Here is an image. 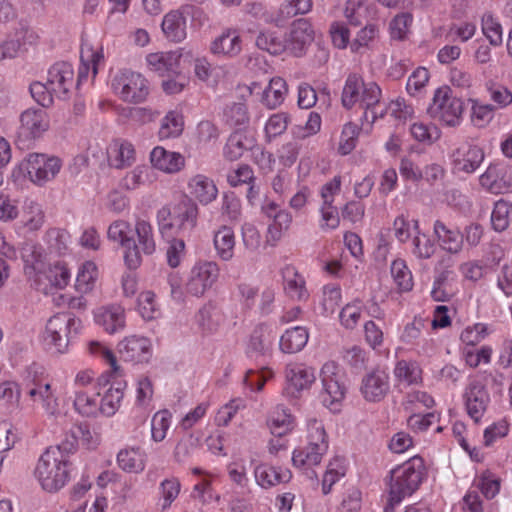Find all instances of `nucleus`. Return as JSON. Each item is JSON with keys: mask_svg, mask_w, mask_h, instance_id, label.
Here are the masks:
<instances>
[{"mask_svg": "<svg viewBox=\"0 0 512 512\" xmlns=\"http://www.w3.org/2000/svg\"><path fill=\"white\" fill-rule=\"evenodd\" d=\"M191 27L200 28L207 20L204 10L196 5L184 4L166 13L162 19L161 29L167 40L180 43L187 37V19Z\"/></svg>", "mask_w": 512, "mask_h": 512, "instance_id": "5", "label": "nucleus"}, {"mask_svg": "<svg viewBox=\"0 0 512 512\" xmlns=\"http://www.w3.org/2000/svg\"><path fill=\"white\" fill-rule=\"evenodd\" d=\"M242 50V39L235 29H226L216 37L210 46V51L214 55L234 57Z\"/></svg>", "mask_w": 512, "mask_h": 512, "instance_id": "34", "label": "nucleus"}, {"mask_svg": "<svg viewBox=\"0 0 512 512\" xmlns=\"http://www.w3.org/2000/svg\"><path fill=\"white\" fill-rule=\"evenodd\" d=\"M285 379L282 394L288 400H295L303 390L310 388L315 381V375L312 368L302 363H290L285 368Z\"/></svg>", "mask_w": 512, "mask_h": 512, "instance_id": "13", "label": "nucleus"}, {"mask_svg": "<svg viewBox=\"0 0 512 512\" xmlns=\"http://www.w3.org/2000/svg\"><path fill=\"white\" fill-rule=\"evenodd\" d=\"M199 209L194 203H183L173 213L174 232L191 231L197 225Z\"/></svg>", "mask_w": 512, "mask_h": 512, "instance_id": "45", "label": "nucleus"}, {"mask_svg": "<svg viewBox=\"0 0 512 512\" xmlns=\"http://www.w3.org/2000/svg\"><path fill=\"white\" fill-rule=\"evenodd\" d=\"M117 349L120 357L128 362H148L152 356V343L144 336H127L118 343Z\"/></svg>", "mask_w": 512, "mask_h": 512, "instance_id": "16", "label": "nucleus"}, {"mask_svg": "<svg viewBox=\"0 0 512 512\" xmlns=\"http://www.w3.org/2000/svg\"><path fill=\"white\" fill-rule=\"evenodd\" d=\"M267 425L273 435L282 437L294 429L295 417L288 408L277 406L270 413Z\"/></svg>", "mask_w": 512, "mask_h": 512, "instance_id": "39", "label": "nucleus"}, {"mask_svg": "<svg viewBox=\"0 0 512 512\" xmlns=\"http://www.w3.org/2000/svg\"><path fill=\"white\" fill-rule=\"evenodd\" d=\"M389 375L383 370H373L363 377L361 393L369 402H380L389 392Z\"/></svg>", "mask_w": 512, "mask_h": 512, "instance_id": "21", "label": "nucleus"}, {"mask_svg": "<svg viewBox=\"0 0 512 512\" xmlns=\"http://www.w3.org/2000/svg\"><path fill=\"white\" fill-rule=\"evenodd\" d=\"M62 160L45 153H30L21 163L28 179L36 186H44L54 180L62 169Z\"/></svg>", "mask_w": 512, "mask_h": 512, "instance_id": "7", "label": "nucleus"}, {"mask_svg": "<svg viewBox=\"0 0 512 512\" xmlns=\"http://www.w3.org/2000/svg\"><path fill=\"white\" fill-rule=\"evenodd\" d=\"M346 388L340 367L334 361L322 366V404L332 413L342 409Z\"/></svg>", "mask_w": 512, "mask_h": 512, "instance_id": "8", "label": "nucleus"}, {"mask_svg": "<svg viewBox=\"0 0 512 512\" xmlns=\"http://www.w3.org/2000/svg\"><path fill=\"white\" fill-rule=\"evenodd\" d=\"M137 309L144 320H153L160 316L161 311L152 291H143L138 296Z\"/></svg>", "mask_w": 512, "mask_h": 512, "instance_id": "63", "label": "nucleus"}, {"mask_svg": "<svg viewBox=\"0 0 512 512\" xmlns=\"http://www.w3.org/2000/svg\"><path fill=\"white\" fill-rule=\"evenodd\" d=\"M47 83L55 97L65 99L75 84L72 64L65 61L53 64L48 70Z\"/></svg>", "mask_w": 512, "mask_h": 512, "instance_id": "15", "label": "nucleus"}, {"mask_svg": "<svg viewBox=\"0 0 512 512\" xmlns=\"http://www.w3.org/2000/svg\"><path fill=\"white\" fill-rule=\"evenodd\" d=\"M276 336L275 327L269 323H261L256 326L250 338L249 348L253 352L266 355L271 352Z\"/></svg>", "mask_w": 512, "mask_h": 512, "instance_id": "37", "label": "nucleus"}, {"mask_svg": "<svg viewBox=\"0 0 512 512\" xmlns=\"http://www.w3.org/2000/svg\"><path fill=\"white\" fill-rule=\"evenodd\" d=\"M135 232L138 241L137 245L141 248V251L146 255L153 254L156 250V243L151 223L143 218L136 219Z\"/></svg>", "mask_w": 512, "mask_h": 512, "instance_id": "52", "label": "nucleus"}, {"mask_svg": "<svg viewBox=\"0 0 512 512\" xmlns=\"http://www.w3.org/2000/svg\"><path fill=\"white\" fill-rule=\"evenodd\" d=\"M80 66L78 69L77 86L85 82L91 73L94 79L101 65H104V53L101 45L93 47L88 42H83L80 52Z\"/></svg>", "mask_w": 512, "mask_h": 512, "instance_id": "19", "label": "nucleus"}, {"mask_svg": "<svg viewBox=\"0 0 512 512\" xmlns=\"http://www.w3.org/2000/svg\"><path fill=\"white\" fill-rule=\"evenodd\" d=\"M470 104V121L474 127H487L495 116V106L484 103L477 98L468 99Z\"/></svg>", "mask_w": 512, "mask_h": 512, "instance_id": "49", "label": "nucleus"}, {"mask_svg": "<svg viewBox=\"0 0 512 512\" xmlns=\"http://www.w3.org/2000/svg\"><path fill=\"white\" fill-rule=\"evenodd\" d=\"M227 181L233 187H237L243 184L250 185L247 195L248 198L254 197L257 193L254 191V187L251 185V183L254 181V172L249 165L242 164L239 165L236 169L229 171L227 174Z\"/></svg>", "mask_w": 512, "mask_h": 512, "instance_id": "62", "label": "nucleus"}, {"mask_svg": "<svg viewBox=\"0 0 512 512\" xmlns=\"http://www.w3.org/2000/svg\"><path fill=\"white\" fill-rule=\"evenodd\" d=\"M381 96L382 92L378 84L364 82L358 103L360 107L365 109L363 118L366 121L371 119V123H373L378 117L382 118L384 116V106L380 102Z\"/></svg>", "mask_w": 512, "mask_h": 512, "instance_id": "22", "label": "nucleus"}, {"mask_svg": "<svg viewBox=\"0 0 512 512\" xmlns=\"http://www.w3.org/2000/svg\"><path fill=\"white\" fill-rule=\"evenodd\" d=\"M45 222V213L41 204L27 200L23 207L22 223L29 231L39 230Z\"/></svg>", "mask_w": 512, "mask_h": 512, "instance_id": "55", "label": "nucleus"}, {"mask_svg": "<svg viewBox=\"0 0 512 512\" xmlns=\"http://www.w3.org/2000/svg\"><path fill=\"white\" fill-rule=\"evenodd\" d=\"M194 323L202 336H212L226 329L227 316L219 304L208 301L195 314Z\"/></svg>", "mask_w": 512, "mask_h": 512, "instance_id": "12", "label": "nucleus"}, {"mask_svg": "<svg viewBox=\"0 0 512 512\" xmlns=\"http://www.w3.org/2000/svg\"><path fill=\"white\" fill-rule=\"evenodd\" d=\"M81 321L69 313H57L46 322L41 342L46 350L64 354L68 351L72 333L77 334Z\"/></svg>", "mask_w": 512, "mask_h": 512, "instance_id": "4", "label": "nucleus"}, {"mask_svg": "<svg viewBox=\"0 0 512 512\" xmlns=\"http://www.w3.org/2000/svg\"><path fill=\"white\" fill-rule=\"evenodd\" d=\"M108 164L115 169L130 167L136 160V151L130 142L115 140L107 149Z\"/></svg>", "mask_w": 512, "mask_h": 512, "instance_id": "32", "label": "nucleus"}, {"mask_svg": "<svg viewBox=\"0 0 512 512\" xmlns=\"http://www.w3.org/2000/svg\"><path fill=\"white\" fill-rule=\"evenodd\" d=\"M181 53L178 50L167 52L150 53L146 57V62L150 70L159 75H179L180 74Z\"/></svg>", "mask_w": 512, "mask_h": 512, "instance_id": "28", "label": "nucleus"}, {"mask_svg": "<svg viewBox=\"0 0 512 512\" xmlns=\"http://www.w3.org/2000/svg\"><path fill=\"white\" fill-rule=\"evenodd\" d=\"M481 31L492 47H500L503 44V27L491 12L482 15Z\"/></svg>", "mask_w": 512, "mask_h": 512, "instance_id": "51", "label": "nucleus"}, {"mask_svg": "<svg viewBox=\"0 0 512 512\" xmlns=\"http://www.w3.org/2000/svg\"><path fill=\"white\" fill-rule=\"evenodd\" d=\"M480 185L492 194H503L511 191L512 183L507 176V169L500 164H491L479 177Z\"/></svg>", "mask_w": 512, "mask_h": 512, "instance_id": "23", "label": "nucleus"}, {"mask_svg": "<svg viewBox=\"0 0 512 512\" xmlns=\"http://www.w3.org/2000/svg\"><path fill=\"white\" fill-rule=\"evenodd\" d=\"M288 93L286 81L281 77H274L263 91L262 103L269 109L280 106Z\"/></svg>", "mask_w": 512, "mask_h": 512, "instance_id": "47", "label": "nucleus"}, {"mask_svg": "<svg viewBox=\"0 0 512 512\" xmlns=\"http://www.w3.org/2000/svg\"><path fill=\"white\" fill-rule=\"evenodd\" d=\"M342 177L336 175L331 181L327 182L322 188L323 204L328 205L325 209L322 207V221L330 229H336L340 224V217L336 207L331 206L334 196L341 190Z\"/></svg>", "mask_w": 512, "mask_h": 512, "instance_id": "27", "label": "nucleus"}, {"mask_svg": "<svg viewBox=\"0 0 512 512\" xmlns=\"http://www.w3.org/2000/svg\"><path fill=\"white\" fill-rule=\"evenodd\" d=\"M489 99L496 109H505L512 104V91L505 85L497 82L486 83Z\"/></svg>", "mask_w": 512, "mask_h": 512, "instance_id": "60", "label": "nucleus"}, {"mask_svg": "<svg viewBox=\"0 0 512 512\" xmlns=\"http://www.w3.org/2000/svg\"><path fill=\"white\" fill-rule=\"evenodd\" d=\"M487 377L486 372H478L470 376L463 394L466 411L476 423L482 419L490 402L489 393L486 390Z\"/></svg>", "mask_w": 512, "mask_h": 512, "instance_id": "10", "label": "nucleus"}, {"mask_svg": "<svg viewBox=\"0 0 512 512\" xmlns=\"http://www.w3.org/2000/svg\"><path fill=\"white\" fill-rule=\"evenodd\" d=\"M363 85L364 81L359 75L352 74L348 76L342 92L344 107L350 109L358 103Z\"/></svg>", "mask_w": 512, "mask_h": 512, "instance_id": "61", "label": "nucleus"}, {"mask_svg": "<svg viewBox=\"0 0 512 512\" xmlns=\"http://www.w3.org/2000/svg\"><path fill=\"white\" fill-rule=\"evenodd\" d=\"M284 289L287 295L295 300H305L308 297V292L305 285V280L302 275L298 273L296 268L287 265L282 271Z\"/></svg>", "mask_w": 512, "mask_h": 512, "instance_id": "40", "label": "nucleus"}, {"mask_svg": "<svg viewBox=\"0 0 512 512\" xmlns=\"http://www.w3.org/2000/svg\"><path fill=\"white\" fill-rule=\"evenodd\" d=\"M474 485L486 499L491 500L500 492L501 479L492 471L485 470L475 478Z\"/></svg>", "mask_w": 512, "mask_h": 512, "instance_id": "57", "label": "nucleus"}, {"mask_svg": "<svg viewBox=\"0 0 512 512\" xmlns=\"http://www.w3.org/2000/svg\"><path fill=\"white\" fill-rule=\"evenodd\" d=\"M20 132L27 138H39L49 129L50 121L43 109H27L20 116Z\"/></svg>", "mask_w": 512, "mask_h": 512, "instance_id": "24", "label": "nucleus"}, {"mask_svg": "<svg viewBox=\"0 0 512 512\" xmlns=\"http://www.w3.org/2000/svg\"><path fill=\"white\" fill-rule=\"evenodd\" d=\"M111 88L121 100L133 104L144 102L150 93L148 80L141 73L128 69L114 75Z\"/></svg>", "mask_w": 512, "mask_h": 512, "instance_id": "6", "label": "nucleus"}, {"mask_svg": "<svg viewBox=\"0 0 512 512\" xmlns=\"http://www.w3.org/2000/svg\"><path fill=\"white\" fill-rule=\"evenodd\" d=\"M71 280V272L68 264L64 261H56L46 269H41L40 286L35 283L38 290L49 293L51 289H64Z\"/></svg>", "mask_w": 512, "mask_h": 512, "instance_id": "18", "label": "nucleus"}, {"mask_svg": "<svg viewBox=\"0 0 512 512\" xmlns=\"http://www.w3.org/2000/svg\"><path fill=\"white\" fill-rule=\"evenodd\" d=\"M94 321L106 333H118L126 325L125 309L118 304L101 306L94 311Z\"/></svg>", "mask_w": 512, "mask_h": 512, "instance_id": "20", "label": "nucleus"}, {"mask_svg": "<svg viewBox=\"0 0 512 512\" xmlns=\"http://www.w3.org/2000/svg\"><path fill=\"white\" fill-rule=\"evenodd\" d=\"M87 350L89 354L110 367V371L106 373L108 377L110 375H121L122 370L118 364L115 353L111 348L100 341H90L87 344Z\"/></svg>", "mask_w": 512, "mask_h": 512, "instance_id": "48", "label": "nucleus"}, {"mask_svg": "<svg viewBox=\"0 0 512 512\" xmlns=\"http://www.w3.org/2000/svg\"><path fill=\"white\" fill-rule=\"evenodd\" d=\"M125 383H113L103 393L100 403V413L104 416H113L120 408L123 397Z\"/></svg>", "mask_w": 512, "mask_h": 512, "instance_id": "42", "label": "nucleus"}, {"mask_svg": "<svg viewBox=\"0 0 512 512\" xmlns=\"http://www.w3.org/2000/svg\"><path fill=\"white\" fill-rule=\"evenodd\" d=\"M391 275L394 283L401 292H408L413 288V277L406 262L396 259L391 264Z\"/></svg>", "mask_w": 512, "mask_h": 512, "instance_id": "59", "label": "nucleus"}, {"mask_svg": "<svg viewBox=\"0 0 512 512\" xmlns=\"http://www.w3.org/2000/svg\"><path fill=\"white\" fill-rule=\"evenodd\" d=\"M511 214V202L504 199L496 201L491 213V224L493 229L497 232H502L506 230L510 224Z\"/></svg>", "mask_w": 512, "mask_h": 512, "instance_id": "58", "label": "nucleus"}, {"mask_svg": "<svg viewBox=\"0 0 512 512\" xmlns=\"http://www.w3.org/2000/svg\"><path fill=\"white\" fill-rule=\"evenodd\" d=\"M348 461L344 456L336 455L327 464L322 477V493L327 494L332 486L346 475Z\"/></svg>", "mask_w": 512, "mask_h": 512, "instance_id": "44", "label": "nucleus"}, {"mask_svg": "<svg viewBox=\"0 0 512 512\" xmlns=\"http://www.w3.org/2000/svg\"><path fill=\"white\" fill-rule=\"evenodd\" d=\"M20 256L24 263L25 274L40 286L41 269L44 268L42 248L34 243H25L20 250Z\"/></svg>", "mask_w": 512, "mask_h": 512, "instance_id": "31", "label": "nucleus"}, {"mask_svg": "<svg viewBox=\"0 0 512 512\" xmlns=\"http://www.w3.org/2000/svg\"><path fill=\"white\" fill-rule=\"evenodd\" d=\"M150 162L153 168L166 174L178 173L185 167V158L181 153L168 151L161 146L152 149Z\"/></svg>", "mask_w": 512, "mask_h": 512, "instance_id": "25", "label": "nucleus"}, {"mask_svg": "<svg viewBox=\"0 0 512 512\" xmlns=\"http://www.w3.org/2000/svg\"><path fill=\"white\" fill-rule=\"evenodd\" d=\"M28 396L34 403H39L47 415L59 414V398L50 382L35 381L34 386L28 391Z\"/></svg>", "mask_w": 512, "mask_h": 512, "instance_id": "30", "label": "nucleus"}, {"mask_svg": "<svg viewBox=\"0 0 512 512\" xmlns=\"http://www.w3.org/2000/svg\"><path fill=\"white\" fill-rule=\"evenodd\" d=\"M118 467L126 473H141L146 466V454L140 447L126 446L116 456Z\"/></svg>", "mask_w": 512, "mask_h": 512, "instance_id": "35", "label": "nucleus"}, {"mask_svg": "<svg viewBox=\"0 0 512 512\" xmlns=\"http://www.w3.org/2000/svg\"><path fill=\"white\" fill-rule=\"evenodd\" d=\"M309 339L308 330L303 326L287 329L280 337L279 348L285 354L300 352Z\"/></svg>", "mask_w": 512, "mask_h": 512, "instance_id": "38", "label": "nucleus"}, {"mask_svg": "<svg viewBox=\"0 0 512 512\" xmlns=\"http://www.w3.org/2000/svg\"><path fill=\"white\" fill-rule=\"evenodd\" d=\"M392 229L395 238L401 243H406L420 230L419 221L400 214L394 219Z\"/></svg>", "mask_w": 512, "mask_h": 512, "instance_id": "56", "label": "nucleus"}, {"mask_svg": "<svg viewBox=\"0 0 512 512\" xmlns=\"http://www.w3.org/2000/svg\"><path fill=\"white\" fill-rule=\"evenodd\" d=\"M425 474V463L419 456H414L393 468L385 478L387 505L393 508L415 493Z\"/></svg>", "mask_w": 512, "mask_h": 512, "instance_id": "2", "label": "nucleus"}, {"mask_svg": "<svg viewBox=\"0 0 512 512\" xmlns=\"http://www.w3.org/2000/svg\"><path fill=\"white\" fill-rule=\"evenodd\" d=\"M314 432L318 433L316 419L309 423L310 442L307 446L294 450L292 462L303 476L312 482H317L318 470L320 468V452L319 444L313 441L316 438Z\"/></svg>", "mask_w": 512, "mask_h": 512, "instance_id": "11", "label": "nucleus"}, {"mask_svg": "<svg viewBox=\"0 0 512 512\" xmlns=\"http://www.w3.org/2000/svg\"><path fill=\"white\" fill-rule=\"evenodd\" d=\"M108 384V375L102 374L96 380V392L90 393L88 390H78L76 393H73L74 410L83 417H96L100 413V403L98 401V396L101 395V390Z\"/></svg>", "mask_w": 512, "mask_h": 512, "instance_id": "17", "label": "nucleus"}, {"mask_svg": "<svg viewBox=\"0 0 512 512\" xmlns=\"http://www.w3.org/2000/svg\"><path fill=\"white\" fill-rule=\"evenodd\" d=\"M187 189L190 196L201 205L210 204L218 196V188L214 180L204 174L192 176L187 183Z\"/></svg>", "mask_w": 512, "mask_h": 512, "instance_id": "29", "label": "nucleus"}, {"mask_svg": "<svg viewBox=\"0 0 512 512\" xmlns=\"http://www.w3.org/2000/svg\"><path fill=\"white\" fill-rule=\"evenodd\" d=\"M313 40V31L306 20H298L293 23L290 32V49L296 56H300L305 47Z\"/></svg>", "mask_w": 512, "mask_h": 512, "instance_id": "43", "label": "nucleus"}, {"mask_svg": "<svg viewBox=\"0 0 512 512\" xmlns=\"http://www.w3.org/2000/svg\"><path fill=\"white\" fill-rule=\"evenodd\" d=\"M433 234L439 246L446 252L456 254L461 251L463 235L459 230L447 226L441 220H436L433 225Z\"/></svg>", "mask_w": 512, "mask_h": 512, "instance_id": "33", "label": "nucleus"}, {"mask_svg": "<svg viewBox=\"0 0 512 512\" xmlns=\"http://www.w3.org/2000/svg\"><path fill=\"white\" fill-rule=\"evenodd\" d=\"M393 373L399 385L410 386L422 381V369L415 361L399 360Z\"/></svg>", "mask_w": 512, "mask_h": 512, "instance_id": "46", "label": "nucleus"}, {"mask_svg": "<svg viewBox=\"0 0 512 512\" xmlns=\"http://www.w3.org/2000/svg\"><path fill=\"white\" fill-rule=\"evenodd\" d=\"M380 36V27L377 23H368L361 28L350 43L351 51L362 53L363 49H371Z\"/></svg>", "mask_w": 512, "mask_h": 512, "instance_id": "50", "label": "nucleus"}, {"mask_svg": "<svg viewBox=\"0 0 512 512\" xmlns=\"http://www.w3.org/2000/svg\"><path fill=\"white\" fill-rule=\"evenodd\" d=\"M192 473L201 476V480L194 485L193 497L199 499L202 503H210L213 500H217L218 497L215 496L212 488L213 474L200 468H193Z\"/></svg>", "mask_w": 512, "mask_h": 512, "instance_id": "54", "label": "nucleus"}, {"mask_svg": "<svg viewBox=\"0 0 512 512\" xmlns=\"http://www.w3.org/2000/svg\"><path fill=\"white\" fill-rule=\"evenodd\" d=\"M72 462L62 445L47 447L38 457L32 475L41 490L49 494L61 491L72 478Z\"/></svg>", "mask_w": 512, "mask_h": 512, "instance_id": "1", "label": "nucleus"}, {"mask_svg": "<svg viewBox=\"0 0 512 512\" xmlns=\"http://www.w3.org/2000/svg\"><path fill=\"white\" fill-rule=\"evenodd\" d=\"M184 128L183 115L176 110L169 111L161 120L158 135L160 139L178 137Z\"/></svg>", "mask_w": 512, "mask_h": 512, "instance_id": "53", "label": "nucleus"}, {"mask_svg": "<svg viewBox=\"0 0 512 512\" xmlns=\"http://www.w3.org/2000/svg\"><path fill=\"white\" fill-rule=\"evenodd\" d=\"M99 268L92 260L82 262L77 269L74 289L77 293L87 295L91 293L99 279Z\"/></svg>", "mask_w": 512, "mask_h": 512, "instance_id": "36", "label": "nucleus"}, {"mask_svg": "<svg viewBox=\"0 0 512 512\" xmlns=\"http://www.w3.org/2000/svg\"><path fill=\"white\" fill-rule=\"evenodd\" d=\"M220 267L215 261L199 260L191 268L185 282L187 295L201 298L218 281Z\"/></svg>", "mask_w": 512, "mask_h": 512, "instance_id": "9", "label": "nucleus"}, {"mask_svg": "<svg viewBox=\"0 0 512 512\" xmlns=\"http://www.w3.org/2000/svg\"><path fill=\"white\" fill-rule=\"evenodd\" d=\"M427 113L442 126L457 128L464 120V102L449 86L443 85L434 90Z\"/></svg>", "mask_w": 512, "mask_h": 512, "instance_id": "3", "label": "nucleus"}, {"mask_svg": "<svg viewBox=\"0 0 512 512\" xmlns=\"http://www.w3.org/2000/svg\"><path fill=\"white\" fill-rule=\"evenodd\" d=\"M256 483L263 489H269L279 484L288 483L292 478L289 469L272 466L267 463H259L254 467Z\"/></svg>", "mask_w": 512, "mask_h": 512, "instance_id": "26", "label": "nucleus"}, {"mask_svg": "<svg viewBox=\"0 0 512 512\" xmlns=\"http://www.w3.org/2000/svg\"><path fill=\"white\" fill-rule=\"evenodd\" d=\"M107 237L120 246H129L134 241L131 235L130 223L122 219L115 220L109 225Z\"/></svg>", "mask_w": 512, "mask_h": 512, "instance_id": "64", "label": "nucleus"}, {"mask_svg": "<svg viewBox=\"0 0 512 512\" xmlns=\"http://www.w3.org/2000/svg\"><path fill=\"white\" fill-rule=\"evenodd\" d=\"M484 150L469 141L461 143L450 154V160L455 172L474 173L484 161Z\"/></svg>", "mask_w": 512, "mask_h": 512, "instance_id": "14", "label": "nucleus"}, {"mask_svg": "<svg viewBox=\"0 0 512 512\" xmlns=\"http://www.w3.org/2000/svg\"><path fill=\"white\" fill-rule=\"evenodd\" d=\"M213 244L216 255L222 261H230L234 257L236 245L234 230L226 225L221 226L214 233Z\"/></svg>", "mask_w": 512, "mask_h": 512, "instance_id": "41", "label": "nucleus"}]
</instances>
